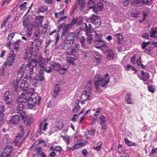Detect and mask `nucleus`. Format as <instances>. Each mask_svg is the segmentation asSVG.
Listing matches in <instances>:
<instances>
[{
    "mask_svg": "<svg viewBox=\"0 0 157 157\" xmlns=\"http://www.w3.org/2000/svg\"><path fill=\"white\" fill-rule=\"evenodd\" d=\"M138 77L141 79L143 80L144 81H146L147 80L150 78L148 73L147 72H145V74L143 75H138Z\"/></svg>",
    "mask_w": 157,
    "mask_h": 157,
    "instance_id": "28",
    "label": "nucleus"
},
{
    "mask_svg": "<svg viewBox=\"0 0 157 157\" xmlns=\"http://www.w3.org/2000/svg\"><path fill=\"white\" fill-rule=\"evenodd\" d=\"M101 56L100 53L98 52H96L93 59L94 63L95 66L98 64L101 60Z\"/></svg>",
    "mask_w": 157,
    "mask_h": 157,
    "instance_id": "19",
    "label": "nucleus"
},
{
    "mask_svg": "<svg viewBox=\"0 0 157 157\" xmlns=\"http://www.w3.org/2000/svg\"><path fill=\"white\" fill-rule=\"evenodd\" d=\"M26 92L25 93H28V95L29 96H32L33 95L34 93V89L33 88H29V89L27 90Z\"/></svg>",
    "mask_w": 157,
    "mask_h": 157,
    "instance_id": "43",
    "label": "nucleus"
},
{
    "mask_svg": "<svg viewBox=\"0 0 157 157\" xmlns=\"http://www.w3.org/2000/svg\"><path fill=\"white\" fill-rule=\"evenodd\" d=\"M115 36L117 39V41L118 44H120L121 41L122 40L123 36L121 34L118 33L115 35Z\"/></svg>",
    "mask_w": 157,
    "mask_h": 157,
    "instance_id": "32",
    "label": "nucleus"
},
{
    "mask_svg": "<svg viewBox=\"0 0 157 157\" xmlns=\"http://www.w3.org/2000/svg\"><path fill=\"white\" fill-rule=\"evenodd\" d=\"M61 137L64 142L67 144H69L71 142V139L70 136H61Z\"/></svg>",
    "mask_w": 157,
    "mask_h": 157,
    "instance_id": "29",
    "label": "nucleus"
},
{
    "mask_svg": "<svg viewBox=\"0 0 157 157\" xmlns=\"http://www.w3.org/2000/svg\"><path fill=\"white\" fill-rule=\"evenodd\" d=\"M5 107L4 105H0V114L3 115V112L5 110Z\"/></svg>",
    "mask_w": 157,
    "mask_h": 157,
    "instance_id": "56",
    "label": "nucleus"
},
{
    "mask_svg": "<svg viewBox=\"0 0 157 157\" xmlns=\"http://www.w3.org/2000/svg\"><path fill=\"white\" fill-rule=\"evenodd\" d=\"M124 140L125 143L129 146H136V144L135 142L131 141L126 138H124Z\"/></svg>",
    "mask_w": 157,
    "mask_h": 157,
    "instance_id": "35",
    "label": "nucleus"
},
{
    "mask_svg": "<svg viewBox=\"0 0 157 157\" xmlns=\"http://www.w3.org/2000/svg\"><path fill=\"white\" fill-rule=\"evenodd\" d=\"M15 54L14 52V51L13 50L10 51V55L7 57L6 61L7 63L8 64V66H11L13 63L14 60V57Z\"/></svg>",
    "mask_w": 157,
    "mask_h": 157,
    "instance_id": "10",
    "label": "nucleus"
},
{
    "mask_svg": "<svg viewBox=\"0 0 157 157\" xmlns=\"http://www.w3.org/2000/svg\"><path fill=\"white\" fill-rule=\"evenodd\" d=\"M67 68H65L64 66L60 67L58 72L61 75L65 74L67 71Z\"/></svg>",
    "mask_w": 157,
    "mask_h": 157,
    "instance_id": "37",
    "label": "nucleus"
},
{
    "mask_svg": "<svg viewBox=\"0 0 157 157\" xmlns=\"http://www.w3.org/2000/svg\"><path fill=\"white\" fill-rule=\"evenodd\" d=\"M36 65V63L33 64V63L29 64L28 68L29 69V75L27 74L24 78L23 81L21 83L20 88L22 90L26 91L29 89V83L31 82L32 78L33 76L34 67Z\"/></svg>",
    "mask_w": 157,
    "mask_h": 157,
    "instance_id": "2",
    "label": "nucleus"
},
{
    "mask_svg": "<svg viewBox=\"0 0 157 157\" xmlns=\"http://www.w3.org/2000/svg\"><path fill=\"white\" fill-rule=\"evenodd\" d=\"M75 40V36L73 34H68L65 37L62 46L63 49L65 50L68 49L72 45Z\"/></svg>",
    "mask_w": 157,
    "mask_h": 157,
    "instance_id": "5",
    "label": "nucleus"
},
{
    "mask_svg": "<svg viewBox=\"0 0 157 157\" xmlns=\"http://www.w3.org/2000/svg\"><path fill=\"white\" fill-rule=\"evenodd\" d=\"M17 103L18 105L17 106V110H19V112H21L23 110L25 107V105L23 102L20 100L17 101Z\"/></svg>",
    "mask_w": 157,
    "mask_h": 157,
    "instance_id": "26",
    "label": "nucleus"
},
{
    "mask_svg": "<svg viewBox=\"0 0 157 157\" xmlns=\"http://www.w3.org/2000/svg\"><path fill=\"white\" fill-rule=\"evenodd\" d=\"M150 9L149 8L145 9L143 12V21H145L146 18L147 16L149 14Z\"/></svg>",
    "mask_w": 157,
    "mask_h": 157,
    "instance_id": "30",
    "label": "nucleus"
},
{
    "mask_svg": "<svg viewBox=\"0 0 157 157\" xmlns=\"http://www.w3.org/2000/svg\"><path fill=\"white\" fill-rule=\"evenodd\" d=\"M72 27L71 25L70 24H68L65 25H64V27L68 31L70 29H71Z\"/></svg>",
    "mask_w": 157,
    "mask_h": 157,
    "instance_id": "59",
    "label": "nucleus"
},
{
    "mask_svg": "<svg viewBox=\"0 0 157 157\" xmlns=\"http://www.w3.org/2000/svg\"><path fill=\"white\" fill-rule=\"evenodd\" d=\"M70 148V147H69ZM80 146L78 144H75L72 147H70L71 149H72V150L74 151L76 149L80 148Z\"/></svg>",
    "mask_w": 157,
    "mask_h": 157,
    "instance_id": "50",
    "label": "nucleus"
},
{
    "mask_svg": "<svg viewBox=\"0 0 157 157\" xmlns=\"http://www.w3.org/2000/svg\"><path fill=\"white\" fill-rule=\"evenodd\" d=\"M30 98V96L28 95V93L21 94L20 96L19 100L25 103L28 101Z\"/></svg>",
    "mask_w": 157,
    "mask_h": 157,
    "instance_id": "17",
    "label": "nucleus"
},
{
    "mask_svg": "<svg viewBox=\"0 0 157 157\" xmlns=\"http://www.w3.org/2000/svg\"><path fill=\"white\" fill-rule=\"evenodd\" d=\"M79 102V100L78 99L75 101V104L73 109V111L74 113H77L79 111L80 107L78 105Z\"/></svg>",
    "mask_w": 157,
    "mask_h": 157,
    "instance_id": "27",
    "label": "nucleus"
},
{
    "mask_svg": "<svg viewBox=\"0 0 157 157\" xmlns=\"http://www.w3.org/2000/svg\"><path fill=\"white\" fill-rule=\"evenodd\" d=\"M148 89L149 91L153 93L155 92V89L152 86H150L148 87Z\"/></svg>",
    "mask_w": 157,
    "mask_h": 157,
    "instance_id": "63",
    "label": "nucleus"
},
{
    "mask_svg": "<svg viewBox=\"0 0 157 157\" xmlns=\"http://www.w3.org/2000/svg\"><path fill=\"white\" fill-rule=\"evenodd\" d=\"M81 98L83 101H86L92 98L91 94L89 91H84L81 96Z\"/></svg>",
    "mask_w": 157,
    "mask_h": 157,
    "instance_id": "11",
    "label": "nucleus"
},
{
    "mask_svg": "<svg viewBox=\"0 0 157 157\" xmlns=\"http://www.w3.org/2000/svg\"><path fill=\"white\" fill-rule=\"evenodd\" d=\"M61 88L59 85H56L54 87V94L52 96V98H55L56 97L57 95L58 94L59 92L61 91Z\"/></svg>",
    "mask_w": 157,
    "mask_h": 157,
    "instance_id": "21",
    "label": "nucleus"
},
{
    "mask_svg": "<svg viewBox=\"0 0 157 157\" xmlns=\"http://www.w3.org/2000/svg\"><path fill=\"white\" fill-rule=\"evenodd\" d=\"M132 6L137 7L142 6V0H130Z\"/></svg>",
    "mask_w": 157,
    "mask_h": 157,
    "instance_id": "23",
    "label": "nucleus"
},
{
    "mask_svg": "<svg viewBox=\"0 0 157 157\" xmlns=\"http://www.w3.org/2000/svg\"><path fill=\"white\" fill-rule=\"evenodd\" d=\"M140 12L138 10L134 11L133 13L132 14V16L134 17H137L140 14Z\"/></svg>",
    "mask_w": 157,
    "mask_h": 157,
    "instance_id": "49",
    "label": "nucleus"
},
{
    "mask_svg": "<svg viewBox=\"0 0 157 157\" xmlns=\"http://www.w3.org/2000/svg\"><path fill=\"white\" fill-rule=\"evenodd\" d=\"M19 114V115H16L12 117L9 122L10 124H16L18 123L20 120V116L21 117V114Z\"/></svg>",
    "mask_w": 157,
    "mask_h": 157,
    "instance_id": "15",
    "label": "nucleus"
},
{
    "mask_svg": "<svg viewBox=\"0 0 157 157\" xmlns=\"http://www.w3.org/2000/svg\"><path fill=\"white\" fill-rule=\"evenodd\" d=\"M149 37V34L147 33H143L142 35V37L143 38H145L148 39Z\"/></svg>",
    "mask_w": 157,
    "mask_h": 157,
    "instance_id": "62",
    "label": "nucleus"
},
{
    "mask_svg": "<svg viewBox=\"0 0 157 157\" xmlns=\"http://www.w3.org/2000/svg\"><path fill=\"white\" fill-rule=\"evenodd\" d=\"M30 24L28 18H25L23 21V25L25 27Z\"/></svg>",
    "mask_w": 157,
    "mask_h": 157,
    "instance_id": "42",
    "label": "nucleus"
},
{
    "mask_svg": "<svg viewBox=\"0 0 157 157\" xmlns=\"http://www.w3.org/2000/svg\"><path fill=\"white\" fill-rule=\"evenodd\" d=\"M15 33L13 32L8 35L7 38V40H11L14 36Z\"/></svg>",
    "mask_w": 157,
    "mask_h": 157,
    "instance_id": "53",
    "label": "nucleus"
},
{
    "mask_svg": "<svg viewBox=\"0 0 157 157\" xmlns=\"http://www.w3.org/2000/svg\"><path fill=\"white\" fill-rule=\"evenodd\" d=\"M79 45L78 44H75L72 48L66 52V53L67 55L72 56H74L67 57V60L70 63H72L75 59H76L79 56V52L77 51Z\"/></svg>",
    "mask_w": 157,
    "mask_h": 157,
    "instance_id": "4",
    "label": "nucleus"
},
{
    "mask_svg": "<svg viewBox=\"0 0 157 157\" xmlns=\"http://www.w3.org/2000/svg\"><path fill=\"white\" fill-rule=\"evenodd\" d=\"M48 123L46 121H43L40 124L39 127V130H38L37 133V136L42 134L43 131H46L47 129V126Z\"/></svg>",
    "mask_w": 157,
    "mask_h": 157,
    "instance_id": "9",
    "label": "nucleus"
},
{
    "mask_svg": "<svg viewBox=\"0 0 157 157\" xmlns=\"http://www.w3.org/2000/svg\"><path fill=\"white\" fill-rule=\"evenodd\" d=\"M97 0H90L89 2V4H94L93 6H92L94 13H98V12L101 11L103 8V4L101 3L97 4L96 2Z\"/></svg>",
    "mask_w": 157,
    "mask_h": 157,
    "instance_id": "7",
    "label": "nucleus"
},
{
    "mask_svg": "<svg viewBox=\"0 0 157 157\" xmlns=\"http://www.w3.org/2000/svg\"><path fill=\"white\" fill-rule=\"evenodd\" d=\"M21 117L24 122L26 121L27 125L30 126L33 123V118L27 117L25 115L23 114H21Z\"/></svg>",
    "mask_w": 157,
    "mask_h": 157,
    "instance_id": "20",
    "label": "nucleus"
},
{
    "mask_svg": "<svg viewBox=\"0 0 157 157\" xmlns=\"http://www.w3.org/2000/svg\"><path fill=\"white\" fill-rule=\"evenodd\" d=\"M141 58L140 57H139L137 60V65L139 66L140 67L144 69V66L143 64L141 62Z\"/></svg>",
    "mask_w": 157,
    "mask_h": 157,
    "instance_id": "47",
    "label": "nucleus"
},
{
    "mask_svg": "<svg viewBox=\"0 0 157 157\" xmlns=\"http://www.w3.org/2000/svg\"><path fill=\"white\" fill-rule=\"evenodd\" d=\"M41 98L40 96H38L37 98L31 97L28 101L27 107L28 109H31L34 107L36 105H39L40 104Z\"/></svg>",
    "mask_w": 157,
    "mask_h": 157,
    "instance_id": "6",
    "label": "nucleus"
},
{
    "mask_svg": "<svg viewBox=\"0 0 157 157\" xmlns=\"http://www.w3.org/2000/svg\"><path fill=\"white\" fill-rule=\"evenodd\" d=\"M52 66L53 69L56 71H59L60 67V65L56 62H54L52 64Z\"/></svg>",
    "mask_w": 157,
    "mask_h": 157,
    "instance_id": "31",
    "label": "nucleus"
},
{
    "mask_svg": "<svg viewBox=\"0 0 157 157\" xmlns=\"http://www.w3.org/2000/svg\"><path fill=\"white\" fill-rule=\"evenodd\" d=\"M48 10V8L45 6H41L38 10L39 12L44 13L47 11Z\"/></svg>",
    "mask_w": 157,
    "mask_h": 157,
    "instance_id": "40",
    "label": "nucleus"
},
{
    "mask_svg": "<svg viewBox=\"0 0 157 157\" xmlns=\"http://www.w3.org/2000/svg\"><path fill=\"white\" fill-rule=\"evenodd\" d=\"M152 0H142V5L147 4H151L152 2Z\"/></svg>",
    "mask_w": 157,
    "mask_h": 157,
    "instance_id": "45",
    "label": "nucleus"
},
{
    "mask_svg": "<svg viewBox=\"0 0 157 157\" xmlns=\"http://www.w3.org/2000/svg\"><path fill=\"white\" fill-rule=\"evenodd\" d=\"M24 58L28 63V66L29 64L33 63V64L36 63V65L34 67H35L38 62L40 66L42 67H44V65L46 63V59L41 56L37 57V55L34 54L33 55V52H32L28 51L25 52Z\"/></svg>",
    "mask_w": 157,
    "mask_h": 157,
    "instance_id": "1",
    "label": "nucleus"
},
{
    "mask_svg": "<svg viewBox=\"0 0 157 157\" xmlns=\"http://www.w3.org/2000/svg\"><path fill=\"white\" fill-rule=\"evenodd\" d=\"M27 2H25L23 4H21L20 5V7L21 10H23L26 7V5L27 4Z\"/></svg>",
    "mask_w": 157,
    "mask_h": 157,
    "instance_id": "60",
    "label": "nucleus"
},
{
    "mask_svg": "<svg viewBox=\"0 0 157 157\" xmlns=\"http://www.w3.org/2000/svg\"><path fill=\"white\" fill-rule=\"evenodd\" d=\"M97 18V17L96 15L92 14L91 16V17H90L87 21H90L95 25L99 27L101 25V22L100 21H98Z\"/></svg>",
    "mask_w": 157,
    "mask_h": 157,
    "instance_id": "14",
    "label": "nucleus"
},
{
    "mask_svg": "<svg viewBox=\"0 0 157 157\" xmlns=\"http://www.w3.org/2000/svg\"><path fill=\"white\" fill-rule=\"evenodd\" d=\"M94 45L96 48L98 49L101 48L106 46L105 41L102 40L98 41L95 40L94 41Z\"/></svg>",
    "mask_w": 157,
    "mask_h": 157,
    "instance_id": "16",
    "label": "nucleus"
},
{
    "mask_svg": "<svg viewBox=\"0 0 157 157\" xmlns=\"http://www.w3.org/2000/svg\"><path fill=\"white\" fill-rule=\"evenodd\" d=\"M11 85L12 87H14L15 88V90H16L18 87V81L16 80L13 82Z\"/></svg>",
    "mask_w": 157,
    "mask_h": 157,
    "instance_id": "44",
    "label": "nucleus"
},
{
    "mask_svg": "<svg viewBox=\"0 0 157 157\" xmlns=\"http://www.w3.org/2000/svg\"><path fill=\"white\" fill-rule=\"evenodd\" d=\"M150 36L151 37L156 38L157 39V28L151 30Z\"/></svg>",
    "mask_w": 157,
    "mask_h": 157,
    "instance_id": "34",
    "label": "nucleus"
},
{
    "mask_svg": "<svg viewBox=\"0 0 157 157\" xmlns=\"http://www.w3.org/2000/svg\"><path fill=\"white\" fill-rule=\"evenodd\" d=\"M102 144L101 142H100L98 143V146L95 147H94V149L96 150L97 151H99L102 146Z\"/></svg>",
    "mask_w": 157,
    "mask_h": 157,
    "instance_id": "48",
    "label": "nucleus"
},
{
    "mask_svg": "<svg viewBox=\"0 0 157 157\" xmlns=\"http://www.w3.org/2000/svg\"><path fill=\"white\" fill-rule=\"evenodd\" d=\"M108 75L107 74L105 77L101 76L99 74L97 75L94 78V85L96 90L101 88V86L104 87L108 84L109 81Z\"/></svg>",
    "mask_w": 157,
    "mask_h": 157,
    "instance_id": "3",
    "label": "nucleus"
},
{
    "mask_svg": "<svg viewBox=\"0 0 157 157\" xmlns=\"http://www.w3.org/2000/svg\"><path fill=\"white\" fill-rule=\"evenodd\" d=\"M20 41L21 40H18L13 44L12 45L13 48L14 49L16 50H18Z\"/></svg>",
    "mask_w": 157,
    "mask_h": 157,
    "instance_id": "33",
    "label": "nucleus"
},
{
    "mask_svg": "<svg viewBox=\"0 0 157 157\" xmlns=\"http://www.w3.org/2000/svg\"><path fill=\"white\" fill-rule=\"evenodd\" d=\"M79 4L80 5V7L81 8H83L85 6V3L84 1L83 0H81L79 2Z\"/></svg>",
    "mask_w": 157,
    "mask_h": 157,
    "instance_id": "61",
    "label": "nucleus"
},
{
    "mask_svg": "<svg viewBox=\"0 0 157 157\" xmlns=\"http://www.w3.org/2000/svg\"><path fill=\"white\" fill-rule=\"evenodd\" d=\"M78 48V50L77 51L79 52V56L81 55V57L82 59H84L87 57V52L84 51L79 50Z\"/></svg>",
    "mask_w": 157,
    "mask_h": 157,
    "instance_id": "24",
    "label": "nucleus"
},
{
    "mask_svg": "<svg viewBox=\"0 0 157 157\" xmlns=\"http://www.w3.org/2000/svg\"><path fill=\"white\" fill-rule=\"evenodd\" d=\"M42 42L41 40H39L37 43L36 44V45L35 47V49L34 50V52L36 53L38 52L39 51V48L42 43Z\"/></svg>",
    "mask_w": 157,
    "mask_h": 157,
    "instance_id": "38",
    "label": "nucleus"
},
{
    "mask_svg": "<svg viewBox=\"0 0 157 157\" xmlns=\"http://www.w3.org/2000/svg\"><path fill=\"white\" fill-rule=\"evenodd\" d=\"M62 150L61 147L59 146L55 147V151L57 152H60Z\"/></svg>",
    "mask_w": 157,
    "mask_h": 157,
    "instance_id": "64",
    "label": "nucleus"
},
{
    "mask_svg": "<svg viewBox=\"0 0 157 157\" xmlns=\"http://www.w3.org/2000/svg\"><path fill=\"white\" fill-rule=\"evenodd\" d=\"M44 16H37L36 17L35 21V25L38 27L41 26H42V23Z\"/></svg>",
    "mask_w": 157,
    "mask_h": 157,
    "instance_id": "18",
    "label": "nucleus"
},
{
    "mask_svg": "<svg viewBox=\"0 0 157 157\" xmlns=\"http://www.w3.org/2000/svg\"><path fill=\"white\" fill-rule=\"evenodd\" d=\"M7 65H8V64L6 62L3 64V66L2 67V76L3 75L4 73V70L5 69L6 67L7 66Z\"/></svg>",
    "mask_w": 157,
    "mask_h": 157,
    "instance_id": "58",
    "label": "nucleus"
},
{
    "mask_svg": "<svg viewBox=\"0 0 157 157\" xmlns=\"http://www.w3.org/2000/svg\"><path fill=\"white\" fill-rule=\"evenodd\" d=\"M91 81L90 80H89L86 84V86H85V88H86V89H89L91 88Z\"/></svg>",
    "mask_w": 157,
    "mask_h": 157,
    "instance_id": "55",
    "label": "nucleus"
},
{
    "mask_svg": "<svg viewBox=\"0 0 157 157\" xmlns=\"http://www.w3.org/2000/svg\"><path fill=\"white\" fill-rule=\"evenodd\" d=\"M99 120L100 121V124L105 123L106 121V117L103 115H101L99 117Z\"/></svg>",
    "mask_w": 157,
    "mask_h": 157,
    "instance_id": "39",
    "label": "nucleus"
},
{
    "mask_svg": "<svg viewBox=\"0 0 157 157\" xmlns=\"http://www.w3.org/2000/svg\"><path fill=\"white\" fill-rule=\"evenodd\" d=\"M151 42H143L141 44V47L142 49H145L150 44H151Z\"/></svg>",
    "mask_w": 157,
    "mask_h": 157,
    "instance_id": "41",
    "label": "nucleus"
},
{
    "mask_svg": "<svg viewBox=\"0 0 157 157\" xmlns=\"http://www.w3.org/2000/svg\"><path fill=\"white\" fill-rule=\"evenodd\" d=\"M33 25L30 24L26 27L27 28V32H31L33 30Z\"/></svg>",
    "mask_w": 157,
    "mask_h": 157,
    "instance_id": "51",
    "label": "nucleus"
},
{
    "mask_svg": "<svg viewBox=\"0 0 157 157\" xmlns=\"http://www.w3.org/2000/svg\"><path fill=\"white\" fill-rule=\"evenodd\" d=\"M132 95L130 93H127L125 96V99L127 103L128 104H132L134 103L133 100L132 98Z\"/></svg>",
    "mask_w": 157,
    "mask_h": 157,
    "instance_id": "22",
    "label": "nucleus"
},
{
    "mask_svg": "<svg viewBox=\"0 0 157 157\" xmlns=\"http://www.w3.org/2000/svg\"><path fill=\"white\" fill-rule=\"evenodd\" d=\"M13 149L11 146L6 147L1 155V157H10V155L12 152Z\"/></svg>",
    "mask_w": 157,
    "mask_h": 157,
    "instance_id": "12",
    "label": "nucleus"
},
{
    "mask_svg": "<svg viewBox=\"0 0 157 157\" xmlns=\"http://www.w3.org/2000/svg\"><path fill=\"white\" fill-rule=\"evenodd\" d=\"M44 77L42 74H37L36 75L35 78L36 81H42L44 79Z\"/></svg>",
    "mask_w": 157,
    "mask_h": 157,
    "instance_id": "36",
    "label": "nucleus"
},
{
    "mask_svg": "<svg viewBox=\"0 0 157 157\" xmlns=\"http://www.w3.org/2000/svg\"><path fill=\"white\" fill-rule=\"evenodd\" d=\"M10 96L4 97V100L7 104H9L11 101V99L10 98Z\"/></svg>",
    "mask_w": 157,
    "mask_h": 157,
    "instance_id": "52",
    "label": "nucleus"
},
{
    "mask_svg": "<svg viewBox=\"0 0 157 157\" xmlns=\"http://www.w3.org/2000/svg\"><path fill=\"white\" fill-rule=\"evenodd\" d=\"M6 121L3 119L2 117L0 116V126L5 124Z\"/></svg>",
    "mask_w": 157,
    "mask_h": 157,
    "instance_id": "57",
    "label": "nucleus"
},
{
    "mask_svg": "<svg viewBox=\"0 0 157 157\" xmlns=\"http://www.w3.org/2000/svg\"><path fill=\"white\" fill-rule=\"evenodd\" d=\"M28 66V64L27 65L26 64H23L19 68L18 71V75L23 74L24 71L26 67L27 66Z\"/></svg>",
    "mask_w": 157,
    "mask_h": 157,
    "instance_id": "25",
    "label": "nucleus"
},
{
    "mask_svg": "<svg viewBox=\"0 0 157 157\" xmlns=\"http://www.w3.org/2000/svg\"><path fill=\"white\" fill-rule=\"evenodd\" d=\"M95 40H97V41L98 40H101V37H102V35L100 33L98 34L96 33H95Z\"/></svg>",
    "mask_w": 157,
    "mask_h": 157,
    "instance_id": "46",
    "label": "nucleus"
},
{
    "mask_svg": "<svg viewBox=\"0 0 157 157\" xmlns=\"http://www.w3.org/2000/svg\"><path fill=\"white\" fill-rule=\"evenodd\" d=\"M87 23L85 24V31L86 32V34L87 36V44H89L91 42L92 40V38L90 35L91 32V29H92L91 27V24L88 23L87 21Z\"/></svg>",
    "mask_w": 157,
    "mask_h": 157,
    "instance_id": "8",
    "label": "nucleus"
},
{
    "mask_svg": "<svg viewBox=\"0 0 157 157\" xmlns=\"http://www.w3.org/2000/svg\"><path fill=\"white\" fill-rule=\"evenodd\" d=\"M153 48L151 47H150L148 48H146L145 49V52H146L147 54L150 55V52L151 51Z\"/></svg>",
    "mask_w": 157,
    "mask_h": 157,
    "instance_id": "54",
    "label": "nucleus"
},
{
    "mask_svg": "<svg viewBox=\"0 0 157 157\" xmlns=\"http://www.w3.org/2000/svg\"><path fill=\"white\" fill-rule=\"evenodd\" d=\"M24 134H23L18 133L16 136L14 142V144L15 146H20L22 143L23 140L21 139Z\"/></svg>",
    "mask_w": 157,
    "mask_h": 157,
    "instance_id": "13",
    "label": "nucleus"
}]
</instances>
